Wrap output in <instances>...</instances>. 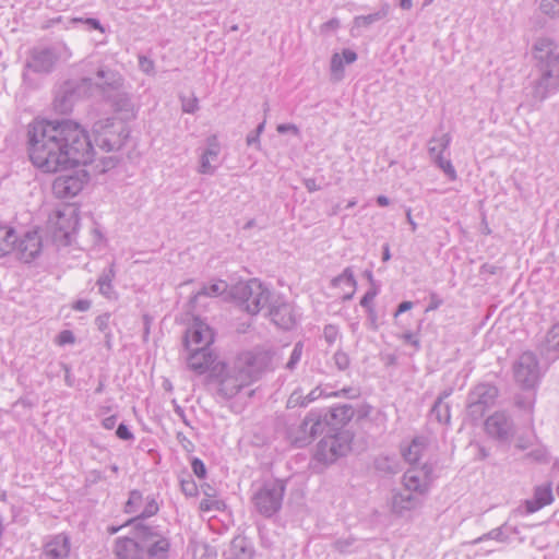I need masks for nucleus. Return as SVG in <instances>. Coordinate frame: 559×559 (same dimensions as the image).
I'll list each match as a JSON object with an SVG mask.
<instances>
[{"instance_id":"obj_62","label":"nucleus","mask_w":559,"mask_h":559,"mask_svg":"<svg viewBox=\"0 0 559 559\" xmlns=\"http://www.w3.org/2000/svg\"><path fill=\"white\" fill-rule=\"evenodd\" d=\"M139 66H140V69L146 74L152 73L154 70V61L144 56H141L139 58Z\"/></svg>"},{"instance_id":"obj_46","label":"nucleus","mask_w":559,"mask_h":559,"mask_svg":"<svg viewBox=\"0 0 559 559\" xmlns=\"http://www.w3.org/2000/svg\"><path fill=\"white\" fill-rule=\"evenodd\" d=\"M297 406H308L301 389H296L295 391H293V393L289 395L287 400V408H295Z\"/></svg>"},{"instance_id":"obj_28","label":"nucleus","mask_w":559,"mask_h":559,"mask_svg":"<svg viewBox=\"0 0 559 559\" xmlns=\"http://www.w3.org/2000/svg\"><path fill=\"white\" fill-rule=\"evenodd\" d=\"M404 489L417 495H424L428 490L427 473L417 469H408L403 476Z\"/></svg>"},{"instance_id":"obj_61","label":"nucleus","mask_w":559,"mask_h":559,"mask_svg":"<svg viewBox=\"0 0 559 559\" xmlns=\"http://www.w3.org/2000/svg\"><path fill=\"white\" fill-rule=\"evenodd\" d=\"M116 436L119 439L126 440V441L134 439L133 433L131 432V430L129 429V427L124 423H121V424L118 425V427L116 429Z\"/></svg>"},{"instance_id":"obj_30","label":"nucleus","mask_w":559,"mask_h":559,"mask_svg":"<svg viewBox=\"0 0 559 559\" xmlns=\"http://www.w3.org/2000/svg\"><path fill=\"white\" fill-rule=\"evenodd\" d=\"M516 527L509 525L508 523H503L501 526L492 528L488 533L477 537L472 542L473 545L483 543L485 540H496L499 543H508L510 540L511 535L516 534Z\"/></svg>"},{"instance_id":"obj_52","label":"nucleus","mask_w":559,"mask_h":559,"mask_svg":"<svg viewBox=\"0 0 559 559\" xmlns=\"http://www.w3.org/2000/svg\"><path fill=\"white\" fill-rule=\"evenodd\" d=\"M378 295V289L376 287H371L368 289L365 295L360 299V306L365 308L366 310L373 309L372 301Z\"/></svg>"},{"instance_id":"obj_54","label":"nucleus","mask_w":559,"mask_h":559,"mask_svg":"<svg viewBox=\"0 0 559 559\" xmlns=\"http://www.w3.org/2000/svg\"><path fill=\"white\" fill-rule=\"evenodd\" d=\"M329 393H330L329 391H326L325 389L321 388L320 385L316 386L307 395H305L307 405H309L310 403L317 401L318 399H320L322 396L330 397Z\"/></svg>"},{"instance_id":"obj_35","label":"nucleus","mask_w":559,"mask_h":559,"mask_svg":"<svg viewBox=\"0 0 559 559\" xmlns=\"http://www.w3.org/2000/svg\"><path fill=\"white\" fill-rule=\"evenodd\" d=\"M451 143V135L449 133H443L440 136H432L428 143V152L430 158H437L439 156H443V153L449 148Z\"/></svg>"},{"instance_id":"obj_49","label":"nucleus","mask_w":559,"mask_h":559,"mask_svg":"<svg viewBox=\"0 0 559 559\" xmlns=\"http://www.w3.org/2000/svg\"><path fill=\"white\" fill-rule=\"evenodd\" d=\"M70 24H78V23H83L85 25H87L88 28L91 29H96V31H99L102 33L105 32V28L103 27V25L100 24L99 20L97 19H94V17H86V19H83V17H73L69 21Z\"/></svg>"},{"instance_id":"obj_47","label":"nucleus","mask_w":559,"mask_h":559,"mask_svg":"<svg viewBox=\"0 0 559 559\" xmlns=\"http://www.w3.org/2000/svg\"><path fill=\"white\" fill-rule=\"evenodd\" d=\"M180 487L187 497H194L198 495V486L191 475H188L187 478H182L180 480Z\"/></svg>"},{"instance_id":"obj_40","label":"nucleus","mask_w":559,"mask_h":559,"mask_svg":"<svg viewBox=\"0 0 559 559\" xmlns=\"http://www.w3.org/2000/svg\"><path fill=\"white\" fill-rule=\"evenodd\" d=\"M12 238H14V229L8 226H0V258L12 252Z\"/></svg>"},{"instance_id":"obj_50","label":"nucleus","mask_w":559,"mask_h":559,"mask_svg":"<svg viewBox=\"0 0 559 559\" xmlns=\"http://www.w3.org/2000/svg\"><path fill=\"white\" fill-rule=\"evenodd\" d=\"M302 354V344L300 342L296 343L294 349L290 354L289 360L286 364V368L289 370H294L296 365L300 361Z\"/></svg>"},{"instance_id":"obj_51","label":"nucleus","mask_w":559,"mask_h":559,"mask_svg":"<svg viewBox=\"0 0 559 559\" xmlns=\"http://www.w3.org/2000/svg\"><path fill=\"white\" fill-rule=\"evenodd\" d=\"M334 364L337 367L338 370L344 371L346 370L350 365V359L346 353L343 350H337L334 356Z\"/></svg>"},{"instance_id":"obj_60","label":"nucleus","mask_w":559,"mask_h":559,"mask_svg":"<svg viewBox=\"0 0 559 559\" xmlns=\"http://www.w3.org/2000/svg\"><path fill=\"white\" fill-rule=\"evenodd\" d=\"M109 320H110L109 313H103V314L96 317V319H95V324H96L97 329L100 332H103L104 334L106 332H110L109 331Z\"/></svg>"},{"instance_id":"obj_57","label":"nucleus","mask_w":559,"mask_h":559,"mask_svg":"<svg viewBox=\"0 0 559 559\" xmlns=\"http://www.w3.org/2000/svg\"><path fill=\"white\" fill-rule=\"evenodd\" d=\"M182 111L187 114H194L199 109V100L197 97L182 98Z\"/></svg>"},{"instance_id":"obj_36","label":"nucleus","mask_w":559,"mask_h":559,"mask_svg":"<svg viewBox=\"0 0 559 559\" xmlns=\"http://www.w3.org/2000/svg\"><path fill=\"white\" fill-rule=\"evenodd\" d=\"M373 466L376 471L384 475H394L400 472V465L395 457L380 455L374 459Z\"/></svg>"},{"instance_id":"obj_13","label":"nucleus","mask_w":559,"mask_h":559,"mask_svg":"<svg viewBox=\"0 0 559 559\" xmlns=\"http://www.w3.org/2000/svg\"><path fill=\"white\" fill-rule=\"evenodd\" d=\"M112 118L98 120L93 126L95 144L105 152L118 150L122 145L120 135L112 132Z\"/></svg>"},{"instance_id":"obj_26","label":"nucleus","mask_w":559,"mask_h":559,"mask_svg":"<svg viewBox=\"0 0 559 559\" xmlns=\"http://www.w3.org/2000/svg\"><path fill=\"white\" fill-rule=\"evenodd\" d=\"M82 189L83 181L73 176H62L53 182V191L62 198L75 197Z\"/></svg>"},{"instance_id":"obj_16","label":"nucleus","mask_w":559,"mask_h":559,"mask_svg":"<svg viewBox=\"0 0 559 559\" xmlns=\"http://www.w3.org/2000/svg\"><path fill=\"white\" fill-rule=\"evenodd\" d=\"M213 342L214 333L210 325L200 318H193L185 334L187 349H191V344H195L198 347H210Z\"/></svg>"},{"instance_id":"obj_42","label":"nucleus","mask_w":559,"mask_h":559,"mask_svg":"<svg viewBox=\"0 0 559 559\" xmlns=\"http://www.w3.org/2000/svg\"><path fill=\"white\" fill-rule=\"evenodd\" d=\"M158 509L159 508H158V503L156 502V500L154 498L147 497L144 510L141 512V514L139 516L133 519L130 523H132L133 526L136 523H143L144 519L156 514L158 512Z\"/></svg>"},{"instance_id":"obj_1","label":"nucleus","mask_w":559,"mask_h":559,"mask_svg":"<svg viewBox=\"0 0 559 559\" xmlns=\"http://www.w3.org/2000/svg\"><path fill=\"white\" fill-rule=\"evenodd\" d=\"M32 164L44 173H58L94 160V146L80 123L70 120H35L27 130Z\"/></svg>"},{"instance_id":"obj_12","label":"nucleus","mask_w":559,"mask_h":559,"mask_svg":"<svg viewBox=\"0 0 559 559\" xmlns=\"http://www.w3.org/2000/svg\"><path fill=\"white\" fill-rule=\"evenodd\" d=\"M322 411H311L302 420L298 429V436L294 437V444L302 448L309 444L316 437L323 433L328 427L326 416L322 419Z\"/></svg>"},{"instance_id":"obj_33","label":"nucleus","mask_w":559,"mask_h":559,"mask_svg":"<svg viewBox=\"0 0 559 559\" xmlns=\"http://www.w3.org/2000/svg\"><path fill=\"white\" fill-rule=\"evenodd\" d=\"M390 12V5L388 3H383L381 8L368 15H359L355 16L354 19V26L355 27H368L371 24L379 22L388 16Z\"/></svg>"},{"instance_id":"obj_19","label":"nucleus","mask_w":559,"mask_h":559,"mask_svg":"<svg viewBox=\"0 0 559 559\" xmlns=\"http://www.w3.org/2000/svg\"><path fill=\"white\" fill-rule=\"evenodd\" d=\"M189 350L188 367L198 374L205 373L216 359L215 354L210 347H195Z\"/></svg>"},{"instance_id":"obj_27","label":"nucleus","mask_w":559,"mask_h":559,"mask_svg":"<svg viewBox=\"0 0 559 559\" xmlns=\"http://www.w3.org/2000/svg\"><path fill=\"white\" fill-rule=\"evenodd\" d=\"M96 86L103 92L118 91L123 83L121 74L115 70L108 68H100L96 72Z\"/></svg>"},{"instance_id":"obj_10","label":"nucleus","mask_w":559,"mask_h":559,"mask_svg":"<svg viewBox=\"0 0 559 559\" xmlns=\"http://www.w3.org/2000/svg\"><path fill=\"white\" fill-rule=\"evenodd\" d=\"M515 381L523 389H533L540 377L537 357L532 352H524L513 365Z\"/></svg>"},{"instance_id":"obj_18","label":"nucleus","mask_w":559,"mask_h":559,"mask_svg":"<svg viewBox=\"0 0 559 559\" xmlns=\"http://www.w3.org/2000/svg\"><path fill=\"white\" fill-rule=\"evenodd\" d=\"M132 537L118 538L115 545V555L117 559H146L141 540Z\"/></svg>"},{"instance_id":"obj_31","label":"nucleus","mask_w":559,"mask_h":559,"mask_svg":"<svg viewBox=\"0 0 559 559\" xmlns=\"http://www.w3.org/2000/svg\"><path fill=\"white\" fill-rule=\"evenodd\" d=\"M76 98V93L70 86L61 87L56 94L53 100L55 110L60 114H68L72 110L74 105V100Z\"/></svg>"},{"instance_id":"obj_45","label":"nucleus","mask_w":559,"mask_h":559,"mask_svg":"<svg viewBox=\"0 0 559 559\" xmlns=\"http://www.w3.org/2000/svg\"><path fill=\"white\" fill-rule=\"evenodd\" d=\"M539 9L551 17L559 16V0H540Z\"/></svg>"},{"instance_id":"obj_59","label":"nucleus","mask_w":559,"mask_h":559,"mask_svg":"<svg viewBox=\"0 0 559 559\" xmlns=\"http://www.w3.org/2000/svg\"><path fill=\"white\" fill-rule=\"evenodd\" d=\"M75 342V336L72 331L63 330L57 336V343L60 346L73 344Z\"/></svg>"},{"instance_id":"obj_34","label":"nucleus","mask_w":559,"mask_h":559,"mask_svg":"<svg viewBox=\"0 0 559 559\" xmlns=\"http://www.w3.org/2000/svg\"><path fill=\"white\" fill-rule=\"evenodd\" d=\"M331 284L333 287H349L352 292L343 297L344 300H349L354 295L357 282L355 280L353 270L350 267H346L340 275L332 280Z\"/></svg>"},{"instance_id":"obj_7","label":"nucleus","mask_w":559,"mask_h":559,"mask_svg":"<svg viewBox=\"0 0 559 559\" xmlns=\"http://www.w3.org/2000/svg\"><path fill=\"white\" fill-rule=\"evenodd\" d=\"M496 385L481 382L475 385L467 395V414L473 420L481 419L485 414L495 405L498 397Z\"/></svg>"},{"instance_id":"obj_53","label":"nucleus","mask_w":559,"mask_h":559,"mask_svg":"<svg viewBox=\"0 0 559 559\" xmlns=\"http://www.w3.org/2000/svg\"><path fill=\"white\" fill-rule=\"evenodd\" d=\"M359 395H360L359 390L355 389V388H352V386L343 388L340 391H330V393H329L330 397L345 396V397H348V399H356Z\"/></svg>"},{"instance_id":"obj_24","label":"nucleus","mask_w":559,"mask_h":559,"mask_svg":"<svg viewBox=\"0 0 559 559\" xmlns=\"http://www.w3.org/2000/svg\"><path fill=\"white\" fill-rule=\"evenodd\" d=\"M207 147L200 158L199 173L203 175H212L215 167L211 165V160H215L221 152V146L216 135H211L206 140Z\"/></svg>"},{"instance_id":"obj_5","label":"nucleus","mask_w":559,"mask_h":559,"mask_svg":"<svg viewBox=\"0 0 559 559\" xmlns=\"http://www.w3.org/2000/svg\"><path fill=\"white\" fill-rule=\"evenodd\" d=\"M235 295L250 314L259 313L265 306L270 307L272 299L276 296L257 278L237 286Z\"/></svg>"},{"instance_id":"obj_6","label":"nucleus","mask_w":559,"mask_h":559,"mask_svg":"<svg viewBox=\"0 0 559 559\" xmlns=\"http://www.w3.org/2000/svg\"><path fill=\"white\" fill-rule=\"evenodd\" d=\"M135 538L141 540L146 559H166L170 543L157 526L136 523L134 525Z\"/></svg>"},{"instance_id":"obj_29","label":"nucleus","mask_w":559,"mask_h":559,"mask_svg":"<svg viewBox=\"0 0 559 559\" xmlns=\"http://www.w3.org/2000/svg\"><path fill=\"white\" fill-rule=\"evenodd\" d=\"M539 350L548 359L559 357V322L549 329L545 340L539 345Z\"/></svg>"},{"instance_id":"obj_4","label":"nucleus","mask_w":559,"mask_h":559,"mask_svg":"<svg viewBox=\"0 0 559 559\" xmlns=\"http://www.w3.org/2000/svg\"><path fill=\"white\" fill-rule=\"evenodd\" d=\"M285 490L286 480H265L251 498L255 511L264 518L276 514L282 508Z\"/></svg>"},{"instance_id":"obj_55","label":"nucleus","mask_w":559,"mask_h":559,"mask_svg":"<svg viewBox=\"0 0 559 559\" xmlns=\"http://www.w3.org/2000/svg\"><path fill=\"white\" fill-rule=\"evenodd\" d=\"M355 543V538L347 537V538H340L334 542V548L340 552H350V548Z\"/></svg>"},{"instance_id":"obj_15","label":"nucleus","mask_w":559,"mask_h":559,"mask_svg":"<svg viewBox=\"0 0 559 559\" xmlns=\"http://www.w3.org/2000/svg\"><path fill=\"white\" fill-rule=\"evenodd\" d=\"M267 314L272 322L283 330H290L296 324L293 306L280 295L272 299Z\"/></svg>"},{"instance_id":"obj_37","label":"nucleus","mask_w":559,"mask_h":559,"mask_svg":"<svg viewBox=\"0 0 559 559\" xmlns=\"http://www.w3.org/2000/svg\"><path fill=\"white\" fill-rule=\"evenodd\" d=\"M424 450V442L419 438H415L406 449L402 450V455L409 464L419 462L421 452Z\"/></svg>"},{"instance_id":"obj_22","label":"nucleus","mask_w":559,"mask_h":559,"mask_svg":"<svg viewBox=\"0 0 559 559\" xmlns=\"http://www.w3.org/2000/svg\"><path fill=\"white\" fill-rule=\"evenodd\" d=\"M357 60V53L352 49H344L342 55L334 52L331 57L330 72L331 79L335 82L344 78V64H350Z\"/></svg>"},{"instance_id":"obj_14","label":"nucleus","mask_w":559,"mask_h":559,"mask_svg":"<svg viewBox=\"0 0 559 559\" xmlns=\"http://www.w3.org/2000/svg\"><path fill=\"white\" fill-rule=\"evenodd\" d=\"M55 237L63 240L64 245L71 241V235L78 229L79 215L76 209L66 206L56 213Z\"/></svg>"},{"instance_id":"obj_38","label":"nucleus","mask_w":559,"mask_h":559,"mask_svg":"<svg viewBox=\"0 0 559 559\" xmlns=\"http://www.w3.org/2000/svg\"><path fill=\"white\" fill-rule=\"evenodd\" d=\"M114 277H115V271H114L112 266H110V267L104 270L97 280L99 293L107 298H111L114 295V288L111 285Z\"/></svg>"},{"instance_id":"obj_9","label":"nucleus","mask_w":559,"mask_h":559,"mask_svg":"<svg viewBox=\"0 0 559 559\" xmlns=\"http://www.w3.org/2000/svg\"><path fill=\"white\" fill-rule=\"evenodd\" d=\"M349 450L348 438L344 433L323 437L317 445L314 459L324 464H331L344 456Z\"/></svg>"},{"instance_id":"obj_17","label":"nucleus","mask_w":559,"mask_h":559,"mask_svg":"<svg viewBox=\"0 0 559 559\" xmlns=\"http://www.w3.org/2000/svg\"><path fill=\"white\" fill-rule=\"evenodd\" d=\"M487 433L498 440L506 441L513 435V423L503 412H497L485 421Z\"/></svg>"},{"instance_id":"obj_20","label":"nucleus","mask_w":559,"mask_h":559,"mask_svg":"<svg viewBox=\"0 0 559 559\" xmlns=\"http://www.w3.org/2000/svg\"><path fill=\"white\" fill-rule=\"evenodd\" d=\"M70 554V539L63 534L53 536L44 547L47 559H67Z\"/></svg>"},{"instance_id":"obj_23","label":"nucleus","mask_w":559,"mask_h":559,"mask_svg":"<svg viewBox=\"0 0 559 559\" xmlns=\"http://www.w3.org/2000/svg\"><path fill=\"white\" fill-rule=\"evenodd\" d=\"M355 409L350 404H338L331 407L328 412H322L323 418L326 416L328 426L344 427L352 420Z\"/></svg>"},{"instance_id":"obj_3","label":"nucleus","mask_w":559,"mask_h":559,"mask_svg":"<svg viewBox=\"0 0 559 559\" xmlns=\"http://www.w3.org/2000/svg\"><path fill=\"white\" fill-rule=\"evenodd\" d=\"M269 357L262 353L245 352L233 366L217 364L211 370V377L218 380L217 395L224 400L236 396L240 390L257 380L264 371Z\"/></svg>"},{"instance_id":"obj_8","label":"nucleus","mask_w":559,"mask_h":559,"mask_svg":"<svg viewBox=\"0 0 559 559\" xmlns=\"http://www.w3.org/2000/svg\"><path fill=\"white\" fill-rule=\"evenodd\" d=\"M60 59V48L57 46H38L29 50L25 68L37 74L50 73Z\"/></svg>"},{"instance_id":"obj_41","label":"nucleus","mask_w":559,"mask_h":559,"mask_svg":"<svg viewBox=\"0 0 559 559\" xmlns=\"http://www.w3.org/2000/svg\"><path fill=\"white\" fill-rule=\"evenodd\" d=\"M234 554L239 559H249L252 556V549L249 547L245 537L237 536L231 540Z\"/></svg>"},{"instance_id":"obj_64","label":"nucleus","mask_w":559,"mask_h":559,"mask_svg":"<svg viewBox=\"0 0 559 559\" xmlns=\"http://www.w3.org/2000/svg\"><path fill=\"white\" fill-rule=\"evenodd\" d=\"M401 340H403L405 343L411 344L415 347L416 350L420 348V341L418 337L415 336L412 332H405L401 335Z\"/></svg>"},{"instance_id":"obj_43","label":"nucleus","mask_w":559,"mask_h":559,"mask_svg":"<svg viewBox=\"0 0 559 559\" xmlns=\"http://www.w3.org/2000/svg\"><path fill=\"white\" fill-rule=\"evenodd\" d=\"M433 163L445 174L450 180L457 178L455 168L453 167L450 159H445L443 156H439L432 159Z\"/></svg>"},{"instance_id":"obj_44","label":"nucleus","mask_w":559,"mask_h":559,"mask_svg":"<svg viewBox=\"0 0 559 559\" xmlns=\"http://www.w3.org/2000/svg\"><path fill=\"white\" fill-rule=\"evenodd\" d=\"M143 497L141 491L139 490H132L130 491L129 499L124 506V511L127 513H134L136 512L139 506L142 503Z\"/></svg>"},{"instance_id":"obj_32","label":"nucleus","mask_w":559,"mask_h":559,"mask_svg":"<svg viewBox=\"0 0 559 559\" xmlns=\"http://www.w3.org/2000/svg\"><path fill=\"white\" fill-rule=\"evenodd\" d=\"M228 284L225 281H216L212 284H205L190 298V305L192 308L197 307V304L202 297H217L227 290Z\"/></svg>"},{"instance_id":"obj_25","label":"nucleus","mask_w":559,"mask_h":559,"mask_svg":"<svg viewBox=\"0 0 559 559\" xmlns=\"http://www.w3.org/2000/svg\"><path fill=\"white\" fill-rule=\"evenodd\" d=\"M554 501L550 484L537 486L532 499L525 501L527 513H534Z\"/></svg>"},{"instance_id":"obj_58","label":"nucleus","mask_w":559,"mask_h":559,"mask_svg":"<svg viewBox=\"0 0 559 559\" xmlns=\"http://www.w3.org/2000/svg\"><path fill=\"white\" fill-rule=\"evenodd\" d=\"M191 468L198 478H204L206 475V467L202 460L194 457L191 461Z\"/></svg>"},{"instance_id":"obj_11","label":"nucleus","mask_w":559,"mask_h":559,"mask_svg":"<svg viewBox=\"0 0 559 559\" xmlns=\"http://www.w3.org/2000/svg\"><path fill=\"white\" fill-rule=\"evenodd\" d=\"M12 240V251L24 263H31L41 253L43 239L37 230H27L19 237L14 234Z\"/></svg>"},{"instance_id":"obj_39","label":"nucleus","mask_w":559,"mask_h":559,"mask_svg":"<svg viewBox=\"0 0 559 559\" xmlns=\"http://www.w3.org/2000/svg\"><path fill=\"white\" fill-rule=\"evenodd\" d=\"M450 404L441 403V401H435L432 408L430 411V415L435 417V419L439 424L449 425L451 421V413H450Z\"/></svg>"},{"instance_id":"obj_56","label":"nucleus","mask_w":559,"mask_h":559,"mask_svg":"<svg viewBox=\"0 0 559 559\" xmlns=\"http://www.w3.org/2000/svg\"><path fill=\"white\" fill-rule=\"evenodd\" d=\"M323 336L328 344L332 345L338 337V330L335 325L328 324L323 329Z\"/></svg>"},{"instance_id":"obj_21","label":"nucleus","mask_w":559,"mask_h":559,"mask_svg":"<svg viewBox=\"0 0 559 559\" xmlns=\"http://www.w3.org/2000/svg\"><path fill=\"white\" fill-rule=\"evenodd\" d=\"M420 502L419 495L403 488L392 497V511L396 514H403L406 511L416 509Z\"/></svg>"},{"instance_id":"obj_48","label":"nucleus","mask_w":559,"mask_h":559,"mask_svg":"<svg viewBox=\"0 0 559 559\" xmlns=\"http://www.w3.org/2000/svg\"><path fill=\"white\" fill-rule=\"evenodd\" d=\"M225 507L224 502L222 500L215 499V497L212 498H205L201 500L200 502V509L203 512H210V511H219Z\"/></svg>"},{"instance_id":"obj_63","label":"nucleus","mask_w":559,"mask_h":559,"mask_svg":"<svg viewBox=\"0 0 559 559\" xmlns=\"http://www.w3.org/2000/svg\"><path fill=\"white\" fill-rule=\"evenodd\" d=\"M276 131L281 134L292 132L296 136L300 134L298 127L294 123H281L277 126Z\"/></svg>"},{"instance_id":"obj_2","label":"nucleus","mask_w":559,"mask_h":559,"mask_svg":"<svg viewBox=\"0 0 559 559\" xmlns=\"http://www.w3.org/2000/svg\"><path fill=\"white\" fill-rule=\"evenodd\" d=\"M533 76L530 93L533 105H542L559 92V44L542 36L532 46Z\"/></svg>"}]
</instances>
